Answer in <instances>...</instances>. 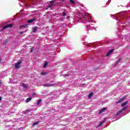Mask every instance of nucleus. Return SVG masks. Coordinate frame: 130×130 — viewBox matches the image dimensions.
<instances>
[{
  "instance_id": "f257e3e1",
  "label": "nucleus",
  "mask_w": 130,
  "mask_h": 130,
  "mask_svg": "<svg viewBox=\"0 0 130 130\" xmlns=\"http://www.w3.org/2000/svg\"><path fill=\"white\" fill-rule=\"evenodd\" d=\"M80 19L82 22H91V17L89 14L85 13L84 14H80Z\"/></svg>"
},
{
  "instance_id": "f03ea898",
  "label": "nucleus",
  "mask_w": 130,
  "mask_h": 130,
  "mask_svg": "<svg viewBox=\"0 0 130 130\" xmlns=\"http://www.w3.org/2000/svg\"><path fill=\"white\" fill-rule=\"evenodd\" d=\"M54 2H55V0L51 1L48 6L46 8V10H48V9H50L51 8H52L53 6H54Z\"/></svg>"
},
{
  "instance_id": "7ed1b4c3",
  "label": "nucleus",
  "mask_w": 130,
  "mask_h": 130,
  "mask_svg": "<svg viewBox=\"0 0 130 130\" xmlns=\"http://www.w3.org/2000/svg\"><path fill=\"white\" fill-rule=\"evenodd\" d=\"M44 87H53L54 86H55V83H46L43 85Z\"/></svg>"
},
{
  "instance_id": "20e7f679",
  "label": "nucleus",
  "mask_w": 130,
  "mask_h": 130,
  "mask_svg": "<svg viewBox=\"0 0 130 130\" xmlns=\"http://www.w3.org/2000/svg\"><path fill=\"white\" fill-rule=\"evenodd\" d=\"M22 63L21 61L17 62L16 63L14 64V66L15 67V69H20V64Z\"/></svg>"
},
{
  "instance_id": "39448f33",
  "label": "nucleus",
  "mask_w": 130,
  "mask_h": 130,
  "mask_svg": "<svg viewBox=\"0 0 130 130\" xmlns=\"http://www.w3.org/2000/svg\"><path fill=\"white\" fill-rule=\"evenodd\" d=\"M35 20H36V19H35V18H33L32 19L28 20L27 21V23L28 24H31V23H33V22H34V21H35Z\"/></svg>"
},
{
  "instance_id": "423d86ee",
  "label": "nucleus",
  "mask_w": 130,
  "mask_h": 130,
  "mask_svg": "<svg viewBox=\"0 0 130 130\" xmlns=\"http://www.w3.org/2000/svg\"><path fill=\"white\" fill-rule=\"evenodd\" d=\"M107 110V108H104L102 110H101V111H100L99 114H101L102 112H105V111Z\"/></svg>"
},
{
  "instance_id": "0eeeda50",
  "label": "nucleus",
  "mask_w": 130,
  "mask_h": 130,
  "mask_svg": "<svg viewBox=\"0 0 130 130\" xmlns=\"http://www.w3.org/2000/svg\"><path fill=\"white\" fill-rule=\"evenodd\" d=\"M32 100V98L30 97L26 99L25 102L26 103H28V102H30Z\"/></svg>"
},
{
  "instance_id": "6e6552de",
  "label": "nucleus",
  "mask_w": 130,
  "mask_h": 130,
  "mask_svg": "<svg viewBox=\"0 0 130 130\" xmlns=\"http://www.w3.org/2000/svg\"><path fill=\"white\" fill-rule=\"evenodd\" d=\"M9 42V40L6 39L4 41L3 44L4 45H7V44Z\"/></svg>"
},
{
  "instance_id": "1a4fd4ad",
  "label": "nucleus",
  "mask_w": 130,
  "mask_h": 130,
  "mask_svg": "<svg viewBox=\"0 0 130 130\" xmlns=\"http://www.w3.org/2000/svg\"><path fill=\"white\" fill-rule=\"evenodd\" d=\"M40 121H38L37 122H36L32 124V126H35V125H37V124H39Z\"/></svg>"
},
{
  "instance_id": "9d476101",
  "label": "nucleus",
  "mask_w": 130,
  "mask_h": 130,
  "mask_svg": "<svg viewBox=\"0 0 130 130\" xmlns=\"http://www.w3.org/2000/svg\"><path fill=\"white\" fill-rule=\"evenodd\" d=\"M47 66H48V62H45L44 66H43V68L44 69H45V68H46L47 67Z\"/></svg>"
},
{
  "instance_id": "9b49d317",
  "label": "nucleus",
  "mask_w": 130,
  "mask_h": 130,
  "mask_svg": "<svg viewBox=\"0 0 130 130\" xmlns=\"http://www.w3.org/2000/svg\"><path fill=\"white\" fill-rule=\"evenodd\" d=\"M123 100H124V98H121V99H120L117 102V104H119V103L122 102V101H123Z\"/></svg>"
},
{
  "instance_id": "f8f14e48",
  "label": "nucleus",
  "mask_w": 130,
  "mask_h": 130,
  "mask_svg": "<svg viewBox=\"0 0 130 130\" xmlns=\"http://www.w3.org/2000/svg\"><path fill=\"white\" fill-rule=\"evenodd\" d=\"M122 60V58H120L118 59V61L116 62V64H118L120 61Z\"/></svg>"
},
{
  "instance_id": "ddd939ff",
  "label": "nucleus",
  "mask_w": 130,
  "mask_h": 130,
  "mask_svg": "<svg viewBox=\"0 0 130 130\" xmlns=\"http://www.w3.org/2000/svg\"><path fill=\"white\" fill-rule=\"evenodd\" d=\"M33 32L34 33H36L37 32V27H35L33 29Z\"/></svg>"
},
{
  "instance_id": "4468645a",
  "label": "nucleus",
  "mask_w": 130,
  "mask_h": 130,
  "mask_svg": "<svg viewBox=\"0 0 130 130\" xmlns=\"http://www.w3.org/2000/svg\"><path fill=\"white\" fill-rule=\"evenodd\" d=\"M22 86L23 88H26L27 87V84H26L25 83H22Z\"/></svg>"
},
{
  "instance_id": "2eb2a0df",
  "label": "nucleus",
  "mask_w": 130,
  "mask_h": 130,
  "mask_svg": "<svg viewBox=\"0 0 130 130\" xmlns=\"http://www.w3.org/2000/svg\"><path fill=\"white\" fill-rule=\"evenodd\" d=\"M127 103H128V102H125L123 104H122L121 106L122 107L125 106V105H126Z\"/></svg>"
},
{
  "instance_id": "dca6fc26",
  "label": "nucleus",
  "mask_w": 130,
  "mask_h": 130,
  "mask_svg": "<svg viewBox=\"0 0 130 130\" xmlns=\"http://www.w3.org/2000/svg\"><path fill=\"white\" fill-rule=\"evenodd\" d=\"M122 112V111H121V110H120V111H119L116 113V115L117 116H118V115H119V114H120Z\"/></svg>"
},
{
  "instance_id": "f3484780",
  "label": "nucleus",
  "mask_w": 130,
  "mask_h": 130,
  "mask_svg": "<svg viewBox=\"0 0 130 130\" xmlns=\"http://www.w3.org/2000/svg\"><path fill=\"white\" fill-rule=\"evenodd\" d=\"M28 26V24L23 25L20 26V28H25V27H27Z\"/></svg>"
},
{
  "instance_id": "a211bd4d",
  "label": "nucleus",
  "mask_w": 130,
  "mask_h": 130,
  "mask_svg": "<svg viewBox=\"0 0 130 130\" xmlns=\"http://www.w3.org/2000/svg\"><path fill=\"white\" fill-rule=\"evenodd\" d=\"M8 28H12V27L14 26V25L12 24H8L7 25Z\"/></svg>"
},
{
  "instance_id": "6ab92c4d",
  "label": "nucleus",
  "mask_w": 130,
  "mask_h": 130,
  "mask_svg": "<svg viewBox=\"0 0 130 130\" xmlns=\"http://www.w3.org/2000/svg\"><path fill=\"white\" fill-rule=\"evenodd\" d=\"M70 2L71 4H72V5H75L76 4V2H75L74 0H70Z\"/></svg>"
},
{
  "instance_id": "aec40b11",
  "label": "nucleus",
  "mask_w": 130,
  "mask_h": 130,
  "mask_svg": "<svg viewBox=\"0 0 130 130\" xmlns=\"http://www.w3.org/2000/svg\"><path fill=\"white\" fill-rule=\"evenodd\" d=\"M9 28V27H8V25H6L4 26L3 27L2 30H5V29H7V28Z\"/></svg>"
},
{
  "instance_id": "412c9836",
  "label": "nucleus",
  "mask_w": 130,
  "mask_h": 130,
  "mask_svg": "<svg viewBox=\"0 0 130 130\" xmlns=\"http://www.w3.org/2000/svg\"><path fill=\"white\" fill-rule=\"evenodd\" d=\"M126 109H127V107H124L123 108H122V109L121 110V111H122H122H124V110H126Z\"/></svg>"
},
{
  "instance_id": "4be33fe9",
  "label": "nucleus",
  "mask_w": 130,
  "mask_h": 130,
  "mask_svg": "<svg viewBox=\"0 0 130 130\" xmlns=\"http://www.w3.org/2000/svg\"><path fill=\"white\" fill-rule=\"evenodd\" d=\"M93 96V93H90L88 95V98H91V97Z\"/></svg>"
},
{
  "instance_id": "5701e85b",
  "label": "nucleus",
  "mask_w": 130,
  "mask_h": 130,
  "mask_svg": "<svg viewBox=\"0 0 130 130\" xmlns=\"http://www.w3.org/2000/svg\"><path fill=\"white\" fill-rule=\"evenodd\" d=\"M41 74L43 76H45L46 75H47V73H46V72H42Z\"/></svg>"
},
{
  "instance_id": "b1692460",
  "label": "nucleus",
  "mask_w": 130,
  "mask_h": 130,
  "mask_svg": "<svg viewBox=\"0 0 130 130\" xmlns=\"http://www.w3.org/2000/svg\"><path fill=\"white\" fill-rule=\"evenodd\" d=\"M113 51H114V49H111L109 51V52L111 54Z\"/></svg>"
},
{
  "instance_id": "393cba45",
  "label": "nucleus",
  "mask_w": 130,
  "mask_h": 130,
  "mask_svg": "<svg viewBox=\"0 0 130 130\" xmlns=\"http://www.w3.org/2000/svg\"><path fill=\"white\" fill-rule=\"evenodd\" d=\"M41 103V100L38 101V105H39Z\"/></svg>"
},
{
  "instance_id": "a878e982",
  "label": "nucleus",
  "mask_w": 130,
  "mask_h": 130,
  "mask_svg": "<svg viewBox=\"0 0 130 130\" xmlns=\"http://www.w3.org/2000/svg\"><path fill=\"white\" fill-rule=\"evenodd\" d=\"M110 54H111L110 53H109V52H108L106 55V56H109V55H110Z\"/></svg>"
},
{
  "instance_id": "bb28decb",
  "label": "nucleus",
  "mask_w": 130,
  "mask_h": 130,
  "mask_svg": "<svg viewBox=\"0 0 130 130\" xmlns=\"http://www.w3.org/2000/svg\"><path fill=\"white\" fill-rule=\"evenodd\" d=\"M110 54H111L110 53H109V52H108L106 55V56H109V55H110Z\"/></svg>"
},
{
  "instance_id": "cd10ccee",
  "label": "nucleus",
  "mask_w": 130,
  "mask_h": 130,
  "mask_svg": "<svg viewBox=\"0 0 130 130\" xmlns=\"http://www.w3.org/2000/svg\"><path fill=\"white\" fill-rule=\"evenodd\" d=\"M62 16L63 17H66V16H67V13H66V12H63Z\"/></svg>"
},
{
  "instance_id": "c85d7f7f",
  "label": "nucleus",
  "mask_w": 130,
  "mask_h": 130,
  "mask_svg": "<svg viewBox=\"0 0 130 130\" xmlns=\"http://www.w3.org/2000/svg\"><path fill=\"white\" fill-rule=\"evenodd\" d=\"M34 51V47H32L30 50V52L32 53Z\"/></svg>"
},
{
  "instance_id": "c756f323",
  "label": "nucleus",
  "mask_w": 130,
  "mask_h": 130,
  "mask_svg": "<svg viewBox=\"0 0 130 130\" xmlns=\"http://www.w3.org/2000/svg\"><path fill=\"white\" fill-rule=\"evenodd\" d=\"M102 124H103V122H101L98 125V126H101V125H102Z\"/></svg>"
},
{
  "instance_id": "7c9ffc66",
  "label": "nucleus",
  "mask_w": 130,
  "mask_h": 130,
  "mask_svg": "<svg viewBox=\"0 0 130 130\" xmlns=\"http://www.w3.org/2000/svg\"><path fill=\"white\" fill-rule=\"evenodd\" d=\"M23 33H24V31H20V35H22V34H23Z\"/></svg>"
},
{
  "instance_id": "2f4dec72",
  "label": "nucleus",
  "mask_w": 130,
  "mask_h": 130,
  "mask_svg": "<svg viewBox=\"0 0 130 130\" xmlns=\"http://www.w3.org/2000/svg\"><path fill=\"white\" fill-rule=\"evenodd\" d=\"M2 100V97L0 96V101Z\"/></svg>"
},
{
  "instance_id": "473e14b6",
  "label": "nucleus",
  "mask_w": 130,
  "mask_h": 130,
  "mask_svg": "<svg viewBox=\"0 0 130 130\" xmlns=\"http://www.w3.org/2000/svg\"><path fill=\"white\" fill-rule=\"evenodd\" d=\"M0 84H2V81H1V80H0Z\"/></svg>"
},
{
  "instance_id": "72a5a7b5",
  "label": "nucleus",
  "mask_w": 130,
  "mask_h": 130,
  "mask_svg": "<svg viewBox=\"0 0 130 130\" xmlns=\"http://www.w3.org/2000/svg\"><path fill=\"white\" fill-rule=\"evenodd\" d=\"M33 2H34V0H32Z\"/></svg>"
}]
</instances>
